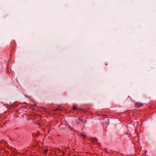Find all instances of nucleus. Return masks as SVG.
<instances>
[{"instance_id":"4","label":"nucleus","mask_w":156,"mask_h":156,"mask_svg":"<svg viewBox=\"0 0 156 156\" xmlns=\"http://www.w3.org/2000/svg\"><path fill=\"white\" fill-rule=\"evenodd\" d=\"M48 149H46L45 150H44V152L45 153H46L47 151H48Z\"/></svg>"},{"instance_id":"5","label":"nucleus","mask_w":156,"mask_h":156,"mask_svg":"<svg viewBox=\"0 0 156 156\" xmlns=\"http://www.w3.org/2000/svg\"><path fill=\"white\" fill-rule=\"evenodd\" d=\"M94 140H95L97 141V139L96 138H95V137H94Z\"/></svg>"},{"instance_id":"1","label":"nucleus","mask_w":156,"mask_h":156,"mask_svg":"<svg viewBox=\"0 0 156 156\" xmlns=\"http://www.w3.org/2000/svg\"><path fill=\"white\" fill-rule=\"evenodd\" d=\"M136 105L137 108H140L143 105L140 103L138 102L136 104Z\"/></svg>"},{"instance_id":"3","label":"nucleus","mask_w":156,"mask_h":156,"mask_svg":"<svg viewBox=\"0 0 156 156\" xmlns=\"http://www.w3.org/2000/svg\"><path fill=\"white\" fill-rule=\"evenodd\" d=\"M81 136H82V137L83 138H85L86 137V136L85 135H84L83 134H82L81 135Z\"/></svg>"},{"instance_id":"2","label":"nucleus","mask_w":156,"mask_h":156,"mask_svg":"<svg viewBox=\"0 0 156 156\" xmlns=\"http://www.w3.org/2000/svg\"><path fill=\"white\" fill-rule=\"evenodd\" d=\"M73 110H75L76 109V107L74 106H73Z\"/></svg>"}]
</instances>
